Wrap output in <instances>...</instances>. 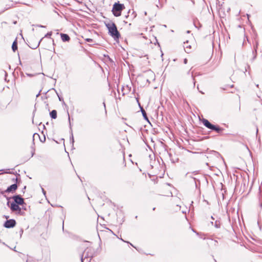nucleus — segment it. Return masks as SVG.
<instances>
[{"label":"nucleus","mask_w":262,"mask_h":262,"mask_svg":"<svg viewBox=\"0 0 262 262\" xmlns=\"http://www.w3.org/2000/svg\"><path fill=\"white\" fill-rule=\"evenodd\" d=\"M32 122H33V123H34V117L32 119Z\"/></svg>","instance_id":"obj_28"},{"label":"nucleus","mask_w":262,"mask_h":262,"mask_svg":"<svg viewBox=\"0 0 262 262\" xmlns=\"http://www.w3.org/2000/svg\"><path fill=\"white\" fill-rule=\"evenodd\" d=\"M35 138H40L39 134L37 133H34L33 135V141L35 140Z\"/></svg>","instance_id":"obj_13"},{"label":"nucleus","mask_w":262,"mask_h":262,"mask_svg":"<svg viewBox=\"0 0 262 262\" xmlns=\"http://www.w3.org/2000/svg\"><path fill=\"white\" fill-rule=\"evenodd\" d=\"M9 202H7V205H9Z\"/></svg>","instance_id":"obj_30"},{"label":"nucleus","mask_w":262,"mask_h":262,"mask_svg":"<svg viewBox=\"0 0 262 262\" xmlns=\"http://www.w3.org/2000/svg\"><path fill=\"white\" fill-rule=\"evenodd\" d=\"M41 124V122H40V123L38 124V125H40Z\"/></svg>","instance_id":"obj_33"},{"label":"nucleus","mask_w":262,"mask_h":262,"mask_svg":"<svg viewBox=\"0 0 262 262\" xmlns=\"http://www.w3.org/2000/svg\"><path fill=\"white\" fill-rule=\"evenodd\" d=\"M51 117L52 119H56L57 116H51Z\"/></svg>","instance_id":"obj_23"},{"label":"nucleus","mask_w":262,"mask_h":262,"mask_svg":"<svg viewBox=\"0 0 262 262\" xmlns=\"http://www.w3.org/2000/svg\"><path fill=\"white\" fill-rule=\"evenodd\" d=\"M184 62L185 64H186L187 63V59L186 58H185L184 60Z\"/></svg>","instance_id":"obj_25"},{"label":"nucleus","mask_w":262,"mask_h":262,"mask_svg":"<svg viewBox=\"0 0 262 262\" xmlns=\"http://www.w3.org/2000/svg\"><path fill=\"white\" fill-rule=\"evenodd\" d=\"M85 40L87 41V42H92L93 41V39H91V38H86L85 39Z\"/></svg>","instance_id":"obj_20"},{"label":"nucleus","mask_w":262,"mask_h":262,"mask_svg":"<svg viewBox=\"0 0 262 262\" xmlns=\"http://www.w3.org/2000/svg\"><path fill=\"white\" fill-rule=\"evenodd\" d=\"M68 119H69V121L70 125L71 126V117H70V116H68Z\"/></svg>","instance_id":"obj_22"},{"label":"nucleus","mask_w":262,"mask_h":262,"mask_svg":"<svg viewBox=\"0 0 262 262\" xmlns=\"http://www.w3.org/2000/svg\"><path fill=\"white\" fill-rule=\"evenodd\" d=\"M42 192H43V193L44 194H46V191H45V190L43 188H42Z\"/></svg>","instance_id":"obj_26"},{"label":"nucleus","mask_w":262,"mask_h":262,"mask_svg":"<svg viewBox=\"0 0 262 262\" xmlns=\"http://www.w3.org/2000/svg\"><path fill=\"white\" fill-rule=\"evenodd\" d=\"M16 225V222L13 219L7 220L4 224V227L7 228H10L14 227Z\"/></svg>","instance_id":"obj_5"},{"label":"nucleus","mask_w":262,"mask_h":262,"mask_svg":"<svg viewBox=\"0 0 262 262\" xmlns=\"http://www.w3.org/2000/svg\"><path fill=\"white\" fill-rule=\"evenodd\" d=\"M150 117H151V119L153 123H157V124H160V120L159 119V117H160V119L161 120V121L162 120L163 118H162V116H156V115H154V116H149Z\"/></svg>","instance_id":"obj_7"},{"label":"nucleus","mask_w":262,"mask_h":262,"mask_svg":"<svg viewBox=\"0 0 262 262\" xmlns=\"http://www.w3.org/2000/svg\"><path fill=\"white\" fill-rule=\"evenodd\" d=\"M39 95V93H38V94L36 95V96H37V97H38Z\"/></svg>","instance_id":"obj_29"},{"label":"nucleus","mask_w":262,"mask_h":262,"mask_svg":"<svg viewBox=\"0 0 262 262\" xmlns=\"http://www.w3.org/2000/svg\"><path fill=\"white\" fill-rule=\"evenodd\" d=\"M257 43H256V45L254 47V50H255V53H256V49H257Z\"/></svg>","instance_id":"obj_21"},{"label":"nucleus","mask_w":262,"mask_h":262,"mask_svg":"<svg viewBox=\"0 0 262 262\" xmlns=\"http://www.w3.org/2000/svg\"><path fill=\"white\" fill-rule=\"evenodd\" d=\"M39 27H42V28H43V27H45V26H42V25H39L38 26Z\"/></svg>","instance_id":"obj_27"},{"label":"nucleus","mask_w":262,"mask_h":262,"mask_svg":"<svg viewBox=\"0 0 262 262\" xmlns=\"http://www.w3.org/2000/svg\"><path fill=\"white\" fill-rule=\"evenodd\" d=\"M199 119L202 121L204 125L207 128L210 129L212 130L215 131L217 133H221L223 132V129L221 127H220L219 126L214 125L212 124L208 120L202 118L201 119V116H198ZM203 116H201L203 117Z\"/></svg>","instance_id":"obj_2"},{"label":"nucleus","mask_w":262,"mask_h":262,"mask_svg":"<svg viewBox=\"0 0 262 262\" xmlns=\"http://www.w3.org/2000/svg\"><path fill=\"white\" fill-rule=\"evenodd\" d=\"M143 117L144 119L145 120H146L151 125H152L151 122H150V121L149 120V118L148 117V116H143Z\"/></svg>","instance_id":"obj_14"},{"label":"nucleus","mask_w":262,"mask_h":262,"mask_svg":"<svg viewBox=\"0 0 262 262\" xmlns=\"http://www.w3.org/2000/svg\"><path fill=\"white\" fill-rule=\"evenodd\" d=\"M214 227L216 228H219L221 227L220 222L219 221H215L214 223Z\"/></svg>","instance_id":"obj_12"},{"label":"nucleus","mask_w":262,"mask_h":262,"mask_svg":"<svg viewBox=\"0 0 262 262\" xmlns=\"http://www.w3.org/2000/svg\"><path fill=\"white\" fill-rule=\"evenodd\" d=\"M106 26L108 30L110 35L114 38V39H119L120 35L117 30V27L115 23H110L106 24Z\"/></svg>","instance_id":"obj_1"},{"label":"nucleus","mask_w":262,"mask_h":262,"mask_svg":"<svg viewBox=\"0 0 262 262\" xmlns=\"http://www.w3.org/2000/svg\"><path fill=\"white\" fill-rule=\"evenodd\" d=\"M211 219H212V220H214V218L213 217V216H211Z\"/></svg>","instance_id":"obj_31"},{"label":"nucleus","mask_w":262,"mask_h":262,"mask_svg":"<svg viewBox=\"0 0 262 262\" xmlns=\"http://www.w3.org/2000/svg\"><path fill=\"white\" fill-rule=\"evenodd\" d=\"M125 8L123 4L116 3L113 5L112 12L114 16H119L121 14V11Z\"/></svg>","instance_id":"obj_3"},{"label":"nucleus","mask_w":262,"mask_h":262,"mask_svg":"<svg viewBox=\"0 0 262 262\" xmlns=\"http://www.w3.org/2000/svg\"><path fill=\"white\" fill-rule=\"evenodd\" d=\"M141 110L142 115H146L145 110L142 107H141Z\"/></svg>","instance_id":"obj_18"},{"label":"nucleus","mask_w":262,"mask_h":262,"mask_svg":"<svg viewBox=\"0 0 262 262\" xmlns=\"http://www.w3.org/2000/svg\"><path fill=\"white\" fill-rule=\"evenodd\" d=\"M255 57H256V55H254V58H255Z\"/></svg>","instance_id":"obj_32"},{"label":"nucleus","mask_w":262,"mask_h":262,"mask_svg":"<svg viewBox=\"0 0 262 262\" xmlns=\"http://www.w3.org/2000/svg\"><path fill=\"white\" fill-rule=\"evenodd\" d=\"M86 258V256L84 257V258H83V256H81V262H83V260Z\"/></svg>","instance_id":"obj_24"},{"label":"nucleus","mask_w":262,"mask_h":262,"mask_svg":"<svg viewBox=\"0 0 262 262\" xmlns=\"http://www.w3.org/2000/svg\"><path fill=\"white\" fill-rule=\"evenodd\" d=\"M70 141L73 144L74 141V137H73V135L72 133L71 137H70Z\"/></svg>","instance_id":"obj_16"},{"label":"nucleus","mask_w":262,"mask_h":262,"mask_svg":"<svg viewBox=\"0 0 262 262\" xmlns=\"http://www.w3.org/2000/svg\"><path fill=\"white\" fill-rule=\"evenodd\" d=\"M184 48L185 52L187 53H189L191 51V46L188 45V41L184 42Z\"/></svg>","instance_id":"obj_8"},{"label":"nucleus","mask_w":262,"mask_h":262,"mask_svg":"<svg viewBox=\"0 0 262 262\" xmlns=\"http://www.w3.org/2000/svg\"><path fill=\"white\" fill-rule=\"evenodd\" d=\"M18 205V204L12 203L11 204L10 209L12 211H18V213L20 214L21 208Z\"/></svg>","instance_id":"obj_6"},{"label":"nucleus","mask_w":262,"mask_h":262,"mask_svg":"<svg viewBox=\"0 0 262 262\" xmlns=\"http://www.w3.org/2000/svg\"><path fill=\"white\" fill-rule=\"evenodd\" d=\"M60 36L63 41H69L70 39L69 36L67 34L61 33Z\"/></svg>","instance_id":"obj_10"},{"label":"nucleus","mask_w":262,"mask_h":262,"mask_svg":"<svg viewBox=\"0 0 262 262\" xmlns=\"http://www.w3.org/2000/svg\"><path fill=\"white\" fill-rule=\"evenodd\" d=\"M26 186H25V187H24V189H26Z\"/></svg>","instance_id":"obj_34"},{"label":"nucleus","mask_w":262,"mask_h":262,"mask_svg":"<svg viewBox=\"0 0 262 262\" xmlns=\"http://www.w3.org/2000/svg\"><path fill=\"white\" fill-rule=\"evenodd\" d=\"M12 49L14 52H15L17 49V45L16 40L14 41L12 43Z\"/></svg>","instance_id":"obj_11"},{"label":"nucleus","mask_w":262,"mask_h":262,"mask_svg":"<svg viewBox=\"0 0 262 262\" xmlns=\"http://www.w3.org/2000/svg\"><path fill=\"white\" fill-rule=\"evenodd\" d=\"M39 139H40V141H41V142H44L45 141V140H46V137H45V136H43V137L42 139H41V138H39Z\"/></svg>","instance_id":"obj_19"},{"label":"nucleus","mask_w":262,"mask_h":262,"mask_svg":"<svg viewBox=\"0 0 262 262\" xmlns=\"http://www.w3.org/2000/svg\"><path fill=\"white\" fill-rule=\"evenodd\" d=\"M49 115H57V112L56 110H52L51 112H50Z\"/></svg>","instance_id":"obj_15"},{"label":"nucleus","mask_w":262,"mask_h":262,"mask_svg":"<svg viewBox=\"0 0 262 262\" xmlns=\"http://www.w3.org/2000/svg\"><path fill=\"white\" fill-rule=\"evenodd\" d=\"M17 188V185L16 184H13L8 187L6 190L7 192H11L12 191H15Z\"/></svg>","instance_id":"obj_9"},{"label":"nucleus","mask_w":262,"mask_h":262,"mask_svg":"<svg viewBox=\"0 0 262 262\" xmlns=\"http://www.w3.org/2000/svg\"><path fill=\"white\" fill-rule=\"evenodd\" d=\"M52 35V32H48L46 35V37H50Z\"/></svg>","instance_id":"obj_17"},{"label":"nucleus","mask_w":262,"mask_h":262,"mask_svg":"<svg viewBox=\"0 0 262 262\" xmlns=\"http://www.w3.org/2000/svg\"><path fill=\"white\" fill-rule=\"evenodd\" d=\"M14 200V203L18 205H23L24 202V200L23 198H21L19 195H14L12 197Z\"/></svg>","instance_id":"obj_4"}]
</instances>
